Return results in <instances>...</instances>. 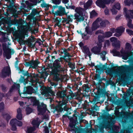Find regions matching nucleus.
<instances>
[{
  "label": "nucleus",
  "instance_id": "1",
  "mask_svg": "<svg viewBox=\"0 0 133 133\" xmlns=\"http://www.w3.org/2000/svg\"><path fill=\"white\" fill-rule=\"evenodd\" d=\"M62 59L61 57L54 61L52 63V71L51 73V75H54V80L58 82H59V83L66 81L65 80H64V78L63 76H62L60 77H59V74L58 73L63 71L60 63V62H63Z\"/></svg>",
  "mask_w": 133,
  "mask_h": 133
},
{
  "label": "nucleus",
  "instance_id": "2",
  "mask_svg": "<svg viewBox=\"0 0 133 133\" xmlns=\"http://www.w3.org/2000/svg\"><path fill=\"white\" fill-rule=\"evenodd\" d=\"M20 71L24 76H27L28 77H30V82L31 83H43V82H39V76L38 74H35V73H29L28 71L25 72L24 70L20 69Z\"/></svg>",
  "mask_w": 133,
  "mask_h": 133
},
{
  "label": "nucleus",
  "instance_id": "3",
  "mask_svg": "<svg viewBox=\"0 0 133 133\" xmlns=\"http://www.w3.org/2000/svg\"><path fill=\"white\" fill-rule=\"evenodd\" d=\"M26 91L24 92L20 93L19 91V95L22 98H27L28 97L25 96V94L26 93L28 94H31L32 93L35 92V90H37L38 86L37 84H31V86H29L26 87Z\"/></svg>",
  "mask_w": 133,
  "mask_h": 133
},
{
  "label": "nucleus",
  "instance_id": "4",
  "mask_svg": "<svg viewBox=\"0 0 133 133\" xmlns=\"http://www.w3.org/2000/svg\"><path fill=\"white\" fill-rule=\"evenodd\" d=\"M51 88H52L51 87L46 88L44 86L41 87L40 89L41 90V94L44 95L45 97L49 98H51V96H55V93L51 89Z\"/></svg>",
  "mask_w": 133,
  "mask_h": 133
},
{
  "label": "nucleus",
  "instance_id": "5",
  "mask_svg": "<svg viewBox=\"0 0 133 133\" xmlns=\"http://www.w3.org/2000/svg\"><path fill=\"white\" fill-rule=\"evenodd\" d=\"M101 64L99 65L97 64L95 66V68L96 70V74L94 77V79L98 81V79L101 77L100 75L101 72H103L105 68V66L104 65H103Z\"/></svg>",
  "mask_w": 133,
  "mask_h": 133
},
{
  "label": "nucleus",
  "instance_id": "6",
  "mask_svg": "<svg viewBox=\"0 0 133 133\" xmlns=\"http://www.w3.org/2000/svg\"><path fill=\"white\" fill-rule=\"evenodd\" d=\"M11 73L10 69L9 66H6L4 67L2 69L0 74V77L3 78L6 77L7 76L9 77Z\"/></svg>",
  "mask_w": 133,
  "mask_h": 133
},
{
  "label": "nucleus",
  "instance_id": "7",
  "mask_svg": "<svg viewBox=\"0 0 133 133\" xmlns=\"http://www.w3.org/2000/svg\"><path fill=\"white\" fill-rule=\"evenodd\" d=\"M67 13L65 11V8L61 6H59L58 10L55 12L54 14L55 16H62L64 15H67Z\"/></svg>",
  "mask_w": 133,
  "mask_h": 133
},
{
  "label": "nucleus",
  "instance_id": "8",
  "mask_svg": "<svg viewBox=\"0 0 133 133\" xmlns=\"http://www.w3.org/2000/svg\"><path fill=\"white\" fill-rule=\"evenodd\" d=\"M62 99V102H60L59 105H57L56 108V110L58 112H62L63 110V105H66L67 103L68 100L65 99L64 98Z\"/></svg>",
  "mask_w": 133,
  "mask_h": 133
},
{
  "label": "nucleus",
  "instance_id": "9",
  "mask_svg": "<svg viewBox=\"0 0 133 133\" xmlns=\"http://www.w3.org/2000/svg\"><path fill=\"white\" fill-rule=\"evenodd\" d=\"M67 94V90L66 89L65 90H62L61 89V90H59L56 94V95L58 97L61 98L62 99H63L66 97H68L66 96Z\"/></svg>",
  "mask_w": 133,
  "mask_h": 133
},
{
  "label": "nucleus",
  "instance_id": "10",
  "mask_svg": "<svg viewBox=\"0 0 133 133\" xmlns=\"http://www.w3.org/2000/svg\"><path fill=\"white\" fill-rule=\"evenodd\" d=\"M74 19H76L78 22L83 21L84 20V17L82 12H80L79 13H76L74 16Z\"/></svg>",
  "mask_w": 133,
  "mask_h": 133
},
{
  "label": "nucleus",
  "instance_id": "11",
  "mask_svg": "<svg viewBox=\"0 0 133 133\" xmlns=\"http://www.w3.org/2000/svg\"><path fill=\"white\" fill-rule=\"evenodd\" d=\"M101 46L98 45V46H95L93 47L91 49V51L94 54L99 55L101 52Z\"/></svg>",
  "mask_w": 133,
  "mask_h": 133
},
{
  "label": "nucleus",
  "instance_id": "12",
  "mask_svg": "<svg viewBox=\"0 0 133 133\" xmlns=\"http://www.w3.org/2000/svg\"><path fill=\"white\" fill-rule=\"evenodd\" d=\"M130 114L128 112L122 111L119 112L117 116L123 118H127L130 116Z\"/></svg>",
  "mask_w": 133,
  "mask_h": 133
},
{
  "label": "nucleus",
  "instance_id": "13",
  "mask_svg": "<svg viewBox=\"0 0 133 133\" xmlns=\"http://www.w3.org/2000/svg\"><path fill=\"white\" fill-rule=\"evenodd\" d=\"M46 105L42 103L38 106L37 108L38 111L40 112H42L46 109Z\"/></svg>",
  "mask_w": 133,
  "mask_h": 133
},
{
  "label": "nucleus",
  "instance_id": "14",
  "mask_svg": "<svg viewBox=\"0 0 133 133\" xmlns=\"http://www.w3.org/2000/svg\"><path fill=\"white\" fill-rule=\"evenodd\" d=\"M30 77H28L25 78L24 76H21L19 80L20 83H28V82H30Z\"/></svg>",
  "mask_w": 133,
  "mask_h": 133
},
{
  "label": "nucleus",
  "instance_id": "15",
  "mask_svg": "<svg viewBox=\"0 0 133 133\" xmlns=\"http://www.w3.org/2000/svg\"><path fill=\"white\" fill-rule=\"evenodd\" d=\"M2 48L3 51V55L5 57L7 52L9 53L10 52L11 49L8 48L6 43L2 44Z\"/></svg>",
  "mask_w": 133,
  "mask_h": 133
},
{
  "label": "nucleus",
  "instance_id": "16",
  "mask_svg": "<svg viewBox=\"0 0 133 133\" xmlns=\"http://www.w3.org/2000/svg\"><path fill=\"white\" fill-rule=\"evenodd\" d=\"M95 3L96 5L100 8H104L106 6L103 0H97Z\"/></svg>",
  "mask_w": 133,
  "mask_h": 133
},
{
  "label": "nucleus",
  "instance_id": "17",
  "mask_svg": "<svg viewBox=\"0 0 133 133\" xmlns=\"http://www.w3.org/2000/svg\"><path fill=\"white\" fill-rule=\"evenodd\" d=\"M108 119H109V121H108V123H107L105 125V128L106 129H108L109 130L110 129L111 127V125L113 124L114 123V119L112 117H110V118H109Z\"/></svg>",
  "mask_w": 133,
  "mask_h": 133
},
{
  "label": "nucleus",
  "instance_id": "18",
  "mask_svg": "<svg viewBox=\"0 0 133 133\" xmlns=\"http://www.w3.org/2000/svg\"><path fill=\"white\" fill-rule=\"evenodd\" d=\"M20 87L19 84H14L10 88L9 91L12 93L15 90H18L19 91Z\"/></svg>",
  "mask_w": 133,
  "mask_h": 133
},
{
  "label": "nucleus",
  "instance_id": "19",
  "mask_svg": "<svg viewBox=\"0 0 133 133\" xmlns=\"http://www.w3.org/2000/svg\"><path fill=\"white\" fill-rule=\"evenodd\" d=\"M123 10L124 13L125 15L126 18H133V15L131 14H129V12L127 8H124L123 9Z\"/></svg>",
  "mask_w": 133,
  "mask_h": 133
},
{
  "label": "nucleus",
  "instance_id": "20",
  "mask_svg": "<svg viewBox=\"0 0 133 133\" xmlns=\"http://www.w3.org/2000/svg\"><path fill=\"white\" fill-rule=\"evenodd\" d=\"M83 48L84 52L86 53L90 58L92 54L90 51L89 48L87 45H84L83 46Z\"/></svg>",
  "mask_w": 133,
  "mask_h": 133
},
{
  "label": "nucleus",
  "instance_id": "21",
  "mask_svg": "<svg viewBox=\"0 0 133 133\" xmlns=\"http://www.w3.org/2000/svg\"><path fill=\"white\" fill-rule=\"evenodd\" d=\"M125 29V28L122 26H120L116 28L115 32L119 34V35H121L122 33L124 31Z\"/></svg>",
  "mask_w": 133,
  "mask_h": 133
},
{
  "label": "nucleus",
  "instance_id": "22",
  "mask_svg": "<svg viewBox=\"0 0 133 133\" xmlns=\"http://www.w3.org/2000/svg\"><path fill=\"white\" fill-rule=\"evenodd\" d=\"M17 114L16 116L17 118L19 120H21L22 118V114L21 109L19 108L17 110Z\"/></svg>",
  "mask_w": 133,
  "mask_h": 133
},
{
  "label": "nucleus",
  "instance_id": "23",
  "mask_svg": "<svg viewBox=\"0 0 133 133\" xmlns=\"http://www.w3.org/2000/svg\"><path fill=\"white\" fill-rule=\"evenodd\" d=\"M121 42L119 41H117L112 43V45L117 49H119L120 48Z\"/></svg>",
  "mask_w": 133,
  "mask_h": 133
},
{
  "label": "nucleus",
  "instance_id": "24",
  "mask_svg": "<svg viewBox=\"0 0 133 133\" xmlns=\"http://www.w3.org/2000/svg\"><path fill=\"white\" fill-rule=\"evenodd\" d=\"M91 108V110H90V112L92 115L95 116L96 115V111L97 110V106L95 104Z\"/></svg>",
  "mask_w": 133,
  "mask_h": 133
},
{
  "label": "nucleus",
  "instance_id": "25",
  "mask_svg": "<svg viewBox=\"0 0 133 133\" xmlns=\"http://www.w3.org/2000/svg\"><path fill=\"white\" fill-rule=\"evenodd\" d=\"M35 37L31 35V38H29L26 41V42L27 44L29 45H31L32 44V43L34 42L35 41Z\"/></svg>",
  "mask_w": 133,
  "mask_h": 133
},
{
  "label": "nucleus",
  "instance_id": "26",
  "mask_svg": "<svg viewBox=\"0 0 133 133\" xmlns=\"http://www.w3.org/2000/svg\"><path fill=\"white\" fill-rule=\"evenodd\" d=\"M98 27V23L95 21L93 23L91 26V29L92 31H94L97 29Z\"/></svg>",
  "mask_w": 133,
  "mask_h": 133
},
{
  "label": "nucleus",
  "instance_id": "27",
  "mask_svg": "<svg viewBox=\"0 0 133 133\" xmlns=\"http://www.w3.org/2000/svg\"><path fill=\"white\" fill-rule=\"evenodd\" d=\"M15 52V51L13 50H11V49L10 52L9 53L7 52L5 56L6 57L7 59H9L11 57V55L13 54Z\"/></svg>",
  "mask_w": 133,
  "mask_h": 133
},
{
  "label": "nucleus",
  "instance_id": "28",
  "mask_svg": "<svg viewBox=\"0 0 133 133\" xmlns=\"http://www.w3.org/2000/svg\"><path fill=\"white\" fill-rule=\"evenodd\" d=\"M92 31L91 29L90 28L89 26H86L85 28V32L86 33L90 35L92 34Z\"/></svg>",
  "mask_w": 133,
  "mask_h": 133
},
{
  "label": "nucleus",
  "instance_id": "29",
  "mask_svg": "<svg viewBox=\"0 0 133 133\" xmlns=\"http://www.w3.org/2000/svg\"><path fill=\"white\" fill-rule=\"evenodd\" d=\"M96 84V88L98 90H102L104 88L105 84H103L102 85H101L102 84Z\"/></svg>",
  "mask_w": 133,
  "mask_h": 133
},
{
  "label": "nucleus",
  "instance_id": "30",
  "mask_svg": "<svg viewBox=\"0 0 133 133\" xmlns=\"http://www.w3.org/2000/svg\"><path fill=\"white\" fill-rule=\"evenodd\" d=\"M109 23V22L108 20H106L102 21L100 23V24L101 26L105 27L107 24H108Z\"/></svg>",
  "mask_w": 133,
  "mask_h": 133
},
{
  "label": "nucleus",
  "instance_id": "31",
  "mask_svg": "<svg viewBox=\"0 0 133 133\" xmlns=\"http://www.w3.org/2000/svg\"><path fill=\"white\" fill-rule=\"evenodd\" d=\"M10 123L12 127L11 129L13 131L16 130L17 129L16 126V124L15 123L13 119L11 120Z\"/></svg>",
  "mask_w": 133,
  "mask_h": 133
},
{
  "label": "nucleus",
  "instance_id": "32",
  "mask_svg": "<svg viewBox=\"0 0 133 133\" xmlns=\"http://www.w3.org/2000/svg\"><path fill=\"white\" fill-rule=\"evenodd\" d=\"M39 12L36 9H33L30 14L31 16L32 17H34L36 15L38 14Z\"/></svg>",
  "mask_w": 133,
  "mask_h": 133
},
{
  "label": "nucleus",
  "instance_id": "33",
  "mask_svg": "<svg viewBox=\"0 0 133 133\" xmlns=\"http://www.w3.org/2000/svg\"><path fill=\"white\" fill-rule=\"evenodd\" d=\"M100 100L99 99V98L98 97H94V98L93 99V100L92 102V103L94 104H95L100 103Z\"/></svg>",
  "mask_w": 133,
  "mask_h": 133
},
{
  "label": "nucleus",
  "instance_id": "34",
  "mask_svg": "<svg viewBox=\"0 0 133 133\" xmlns=\"http://www.w3.org/2000/svg\"><path fill=\"white\" fill-rule=\"evenodd\" d=\"M105 38L104 35H99L98 36V40L99 43L103 42L104 38Z\"/></svg>",
  "mask_w": 133,
  "mask_h": 133
},
{
  "label": "nucleus",
  "instance_id": "35",
  "mask_svg": "<svg viewBox=\"0 0 133 133\" xmlns=\"http://www.w3.org/2000/svg\"><path fill=\"white\" fill-rule=\"evenodd\" d=\"M112 52L113 53V56H118L120 55V53L117 51L116 49H114L112 50Z\"/></svg>",
  "mask_w": 133,
  "mask_h": 133
},
{
  "label": "nucleus",
  "instance_id": "36",
  "mask_svg": "<svg viewBox=\"0 0 133 133\" xmlns=\"http://www.w3.org/2000/svg\"><path fill=\"white\" fill-rule=\"evenodd\" d=\"M105 37L109 38L112 35V33L109 31H107L104 34Z\"/></svg>",
  "mask_w": 133,
  "mask_h": 133
},
{
  "label": "nucleus",
  "instance_id": "37",
  "mask_svg": "<svg viewBox=\"0 0 133 133\" xmlns=\"http://www.w3.org/2000/svg\"><path fill=\"white\" fill-rule=\"evenodd\" d=\"M129 19L127 25L129 28H133V25L132 24V20L131 18H127Z\"/></svg>",
  "mask_w": 133,
  "mask_h": 133
},
{
  "label": "nucleus",
  "instance_id": "38",
  "mask_svg": "<svg viewBox=\"0 0 133 133\" xmlns=\"http://www.w3.org/2000/svg\"><path fill=\"white\" fill-rule=\"evenodd\" d=\"M31 62L32 65H34L33 66H35L36 68L38 64L40 62L38 61V59H36L35 61H33Z\"/></svg>",
  "mask_w": 133,
  "mask_h": 133
},
{
  "label": "nucleus",
  "instance_id": "39",
  "mask_svg": "<svg viewBox=\"0 0 133 133\" xmlns=\"http://www.w3.org/2000/svg\"><path fill=\"white\" fill-rule=\"evenodd\" d=\"M98 14L97 13L95 10H92L90 13V18H92L94 17L97 16Z\"/></svg>",
  "mask_w": 133,
  "mask_h": 133
},
{
  "label": "nucleus",
  "instance_id": "40",
  "mask_svg": "<svg viewBox=\"0 0 133 133\" xmlns=\"http://www.w3.org/2000/svg\"><path fill=\"white\" fill-rule=\"evenodd\" d=\"M16 125L19 127H21L22 125V122L17 120L16 119H13Z\"/></svg>",
  "mask_w": 133,
  "mask_h": 133
},
{
  "label": "nucleus",
  "instance_id": "41",
  "mask_svg": "<svg viewBox=\"0 0 133 133\" xmlns=\"http://www.w3.org/2000/svg\"><path fill=\"white\" fill-rule=\"evenodd\" d=\"M24 65L26 67H28L30 66V67H32L33 69H35V66H33L32 65L31 62H25Z\"/></svg>",
  "mask_w": 133,
  "mask_h": 133
},
{
  "label": "nucleus",
  "instance_id": "42",
  "mask_svg": "<svg viewBox=\"0 0 133 133\" xmlns=\"http://www.w3.org/2000/svg\"><path fill=\"white\" fill-rule=\"evenodd\" d=\"M3 116L4 118L7 120V122L10 119V116L7 114L4 113L3 114Z\"/></svg>",
  "mask_w": 133,
  "mask_h": 133
},
{
  "label": "nucleus",
  "instance_id": "43",
  "mask_svg": "<svg viewBox=\"0 0 133 133\" xmlns=\"http://www.w3.org/2000/svg\"><path fill=\"white\" fill-rule=\"evenodd\" d=\"M36 129L35 127H30L28 129V133H35L33 131Z\"/></svg>",
  "mask_w": 133,
  "mask_h": 133
},
{
  "label": "nucleus",
  "instance_id": "44",
  "mask_svg": "<svg viewBox=\"0 0 133 133\" xmlns=\"http://www.w3.org/2000/svg\"><path fill=\"white\" fill-rule=\"evenodd\" d=\"M125 103L127 106L128 107H130L133 104V99L125 101Z\"/></svg>",
  "mask_w": 133,
  "mask_h": 133
},
{
  "label": "nucleus",
  "instance_id": "45",
  "mask_svg": "<svg viewBox=\"0 0 133 133\" xmlns=\"http://www.w3.org/2000/svg\"><path fill=\"white\" fill-rule=\"evenodd\" d=\"M84 90L86 92H89L90 90V88L89 87L88 85L87 84H84L83 86Z\"/></svg>",
  "mask_w": 133,
  "mask_h": 133
},
{
  "label": "nucleus",
  "instance_id": "46",
  "mask_svg": "<svg viewBox=\"0 0 133 133\" xmlns=\"http://www.w3.org/2000/svg\"><path fill=\"white\" fill-rule=\"evenodd\" d=\"M76 124L74 123L73 122H71L70 123L69 125L70 126L71 128H75L74 129H71V131H74L75 132V128H75Z\"/></svg>",
  "mask_w": 133,
  "mask_h": 133
},
{
  "label": "nucleus",
  "instance_id": "47",
  "mask_svg": "<svg viewBox=\"0 0 133 133\" xmlns=\"http://www.w3.org/2000/svg\"><path fill=\"white\" fill-rule=\"evenodd\" d=\"M87 34H84L82 36V38L85 40H87L90 37V36L88 35Z\"/></svg>",
  "mask_w": 133,
  "mask_h": 133
},
{
  "label": "nucleus",
  "instance_id": "48",
  "mask_svg": "<svg viewBox=\"0 0 133 133\" xmlns=\"http://www.w3.org/2000/svg\"><path fill=\"white\" fill-rule=\"evenodd\" d=\"M5 108V105L3 102H1L0 103V112L3 111Z\"/></svg>",
  "mask_w": 133,
  "mask_h": 133
},
{
  "label": "nucleus",
  "instance_id": "49",
  "mask_svg": "<svg viewBox=\"0 0 133 133\" xmlns=\"http://www.w3.org/2000/svg\"><path fill=\"white\" fill-rule=\"evenodd\" d=\"M115 8L119 10L120 9L121 5L118 2L116 3L113 6Z\"/></svg>",
  "mask_w": 133,
  "mask_h": 133
},
{
  "label": "nucleus",
  "instance_id": "50",
  "mask_svg": "<svg viewBox=\"0 0 133 133\" xmlns=\"http://www.w3.org/2000/svg\"><path fill=\"white\" fill-rule=\"evenodd\" d=\"M5 23L7 24L9 26H10L13 25L12 21L7 20L5 21Z\"/></svg>",
  "mask_w": 133,
  "mask_h": 133
},
{
  "label": "nucleus",
  "instance_id": "51",
  "mask_svg": "<svg viewBox=\"0 0 133 133\" xmlns=\"http://www.w3.org/2000/svg\"><path fill=\"white\" fill-rule=\"evenodd\" d=\"M54 22L56 23H58L60 24V22H61L62 19L58 17H56L55 18H54Z\"/></svg>",
  "mask_w": 133,
  "mask_h": 133
},
{
  "label": "nucleus",
  "instance_id": "52",
  "mask_svg": "<svg viewBox=\"0 0 133 133\" xmlns=\"http://www.w3.org/2000/svg\"><path fill=\"white\" fill-rule=\"evenodd\" d=\"M52 3L56 5L60 4L61 2V0H52Z\"/></svg>",
  "mask_w": 133,
  "mask_h": 133
},
{
  "label": "nucleus",
  "instance_id": "53",
  "mask_svg": "<svg viewBox=\"0 0 133 133\" xmlns=\"http://www.w3.org/2000/svg\"><path fill=\"white\" fill-rule=\"evenodd\" d=\"M68 65L69 66V67L71 68L72 69H75V65L74 64H72L71 62H69L68 61Z\"/></svg>",
  "mask_w": 133,
  "mask_h": 133
},
{
  "label": "nucleus",
  "instance_id": "54",
  "mask_svg": "<svg viewBox=\"0 0 133 133\" xmlns=\"http://www.w3.org/2000/svg\"><path fill=\"white\" fill-rule=\"evenodd\" d=\"M26 114L28 115L32 112V109L28 107L26 108Z\"/></svg>",
  "mask_w": 133,
  "mask_h": 133
},
{
  "label": "nucleus",
  "instance_id": "55",
  "mask_svg": "<svg viewBox=\"0 0 133 133\" xmlns=\"http://www.w3.org/2000/svg\"><path fill=\"white\" fill-rule=\"evenodd\" d=\"M111 11L113 15H115L117 12V11L114 7H113L112 9H111Z\"/></svg>",
  "mask_w": 133,
  "mask_h": 133
},
{
  "label": "nucleus",
  "instance_id": "56",
  "mask_svg": "<svg viewBox=\"0 0 133 133\" xmlns=\"http://www.w3.org/2000/svg\"><path fill=\"white\" fill-rule=\"evenodd\" d=\"M59 6L56 5H53L52 6V8L51 10V13L52 14V15H54V10L56 8H59Z\"/></svg>",
  "mask_w": 133,
  "mask_h": 133
},
{
  "label": "nucleus",
  "instance_id": "57",
  "mask_svg": "<svg viewBox=\"0 0 133 133\" xmlns=\"http://www.w3.org/2000/svg\"><path fill=\"white\" fill-rule=\"evenodd\" d=\"M43 3L41 4V6L42 8H45L47 7L48 5V4H47L44 2V1L43 2Z\"/></svg>",
  "mask_w": 133,
  "mask_h": 133
},
{
  "label": "nucleus",
  "instance_id": "58",
  "mask_svg": "<svg viewBox=\"0 0 133 133\" xmlns=\"http://www.w3.org/2000/svg\"><path fill=\"white\" fill-rule=\"evenodd\" d=\"M12 23L13 25H14L16 26L18 25V20L17 19H15L13 20H12Z\"/></svg>",
  "mask_w": 133,
  "mask_h": 133
},
{
  "label": "nucleus",
  "instance_id": "59",
  "mask_svg": "<svg viewBox=\"0 0 133 133\" xmlns=\"http://www.w3.org/2000/svg\"><path fill=\"white\" fill-rule=\"evenodd\" d=\"M67 19L68 22L66 23V24H69L70 22H72L73 20V19L72 18H71L70 16L69 15L67 17Z\"/></svg>",
  "mask_w": 133,
  "mask_h": 133
},
{
  "label": "nucleus",
  "instance_id": "60",
  "mask_svg": "<svg viewBox=\"0 0 133 133\" xmlns=\"http://www.w3.org/2000/svg\"><path fill=\"white\" fill-rule=\"evenodd\" d=\"M66 8L67 9H71L74 10L75 8L76 7L74 5H72V6L69 5V6H66Z\"/></svg>",
  "mask_w": 133,
  "mask_h": 133
},
{
  "label": "nucleus",
  "instance_id": "61",
  "mask_svg": "<svg viewBox=\"0 0 133 133\" xmlns=\"http://www.w3.org/2000/svg\"><path fill=\"white\" fill-rule=\"evenodd\" d=\"M3 92H5L6 91V87L3 84H2L1 86Z\"/></svg>",
  "mask_w": 133,
  "mask_h": 133
},
{
  "label": "nucleus",
  "instance_id": "62",
  "mask_svg": "<svg viewBox=\"0 0 133 133\" xmlns=\"http://www.w3.org/2000/svg\"><path fill=\"white\" fill-rule=\"evenodd\" d=\"M104 12L105 15H109V11L107 7L104 10Z\"/></svg>",
  "mask_w": 133,
  "mask_h": 133
},
{
  "label": "nucleus",
  "instance_id": "63",
  "mask_svg": "<svg viewBox=\"0 0 133 133\" xmlns=\"http://www.w3.org/2000/svg\"><path fill=\"white\" fill-rule=\"evenodd\" d=\"M99 34H101L104 35V33L103 31L101 30H99L95 32V33L96 35H97Z\"/></svg>",
  "mask_w": 133,
  "mask_h": 133
},
{
  "label": "nucleus",
  "instance_id": "64",
  "mask_svg": "<svg viewBox=\"0 0 133 133\" xmlns=\"http://www.w3.org/2000/svg\"><path fill=\"white\" fill-rule=\"evenodd\" d=\"M110 40L111 42H116L117 41V38L115 37H113L111 38H110Z\"/></svg>",
  "mask_w": 133,
  "mask_h": 133
}]
</instances>
